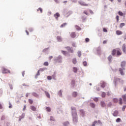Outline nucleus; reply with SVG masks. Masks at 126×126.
<instances>
[{
	"instance_id": "nucleus-62",
	"label": "nucleus",
	"mask_w": 126,
	"mask_h": 126,
	"mask_svg": "<svg viewBox=\"0 0 126 126\" xmlns=\"http://www.w3.org/2000/svg\"><path fill=\"white\" fill-rule=\"evenodd\" d=\"M51 59H53V56H50L49 57V60H50V61H51Z\"/></svg>"
},
{
	"instance_id": "nucleus-25",
	"label": "nucleus",
	"mask_w": 126,
	"mask_h": 126,
	"mask_svg": "<svg viewBox=\"0 0 126 126\" xmlns=\"http://www.w3.org/2000/svg\"><path fill=\"white\" fill-rule=\"evenodd\" d=\"M105 86H106V83H105L104 82H102V84L101 85V87H102V88H104Z\"/></svg>"
},
{
	"instance_id": "nucleus-8",
	"label": "nucleus",
	"mask_w": 126,
	"mask_h": 126,
	"mask_svg": "<svg viewBox=\"0 0 126 126\" xmlns=\"http://www.w3.org/2000/svg\"><path fill=\"white\" fill-rule=\"evenodd\" d=\"M54 16L55 17V18L58 20L59 17H60L61 15H60V13H56L55 14H54Z\"/></svg>"
},
{
	"instance_id": "nucleus-15",
	"label": "nucleus",
	"mask_w": 126,
	"mask_h": 126,
	"mask_svg": "<svg viewBox=\"0 0 126 126\" xmlns=\"http://www.w3.org/2000/svg\"><path fill=\"white\" fill-rule=\"evenodd\" d=\"M30 109L32 110V111H33L35 112L36 111V107L34 106H31Z\"/></svg>"
},
{
	"instance_id": "nucleus-27",
	"label": "nucleus",
	"mask_w": 126,
	"mask_h": 126,
	"mask_svg": "<svg viewBox=\"0 0 126 126\" xmlns=\"http://www.w3.org/2000/svg\"><path fill=\"white\" fill-rule=\"evenodd\" d=\"M45 69H47V68H41L38 70H39V71H44Z\"/></svg>"
},
{
	"instance_id": "nucleus-49",
	"label": "nucleus",
	"mask_w": 126,
	"mask_h": 126,
	"mask_svg": "<svg viewBox=\"0 0 126 126\" xmlns=\"http://www.w3.org/2000/svg\"><path fill=\"white\" fill-rule=\"evenodd\" d=\"M118 13H119V14L120 15V16H123V13H122V12L119 11V12H118Z\"/></svg>"
},
{
	"instance_id": "nucleus-5",
	"label": "nucleus",
	"mask_w": 126,
	"mask_h": 126,
	"mask_svg": "<svg viewBox=\"0 0 126 126\" xmlns=\"http://www.w3.org/2000/svg\"><path fill=\"white\" fill-rule=\"evenodd\" d=\"M80 112V114L81 115V116H82V117H84V116H85V111H84V110L81 109L79 111Z\"/></svg>"
},
{
	"instance_id": "nucleus-34",
	"label": "nucleus",
	"mask_w": 126,
	"mask_h": 126,
	"mask_svg": "<svg viewBox=\"0 0 126 126\" xmlns=\"http://www.w3.org/2000/svg\"><path fill=\"white\" fill-rule=\"evenodd\" d=\"M43 65L45 66H48V65H49V63L47 62H44Z\"/></svg>"
},
{
	"instance_id": "nucleus-61",
	"label": "nucleus",
	"mask_w": 126,
	"mask_h": 126,
	"mask_svg": "<svg viewBox=\"0 0 126 126\" xmlns=\"http://www.w3.org/2000/svg\"><path fill=\"white\" fill-rule=\"evenodd\" d=\"M124 40L126 39V33L124 35Z\"/></svg>"
},
{
	"instance_id": "nucleus-6",
	"label": "nucleus",
	"mask_w": 126,
	"mask_h": 126,
	"mask_svg": "<svg viewBox=\"0 0 126 126\" xmlns=\"http://www.w3.org/2000/svg\"><path fill=\"white\" fill-rule=\"evenodd\" d=\"M113 116L114 117H118L119 116V111L115 110L113 113Z\"/></svg>"
},
{
	"instance_id": "nucleus-50",
	"label": "nucleus",
	"mask_w": 126,
	"mask_h": 126,
	"mask_svg": "<svg viewBox=\"0 0 126 126\" xmlns=\"http://www.w3.org/2000/svg\"><path fill=\"white\" fill-rule=\"evenodd\" d=\"M83 63L85 66H86V65H87V62H84Z\"/></svg>"
},
{
	"instance_id": "nucleus-59",
	"label": "nucleus",
	"mask_w": 126,
	"mask_h": 126,
	"mask_svg": "<svg viewBox=\"0 0 126 126\" xmlns=\"http://www.w3.org/2000/svg\"><path fill=\"white\" fill-rule=\"evenodd\" d=\"M107 95L108 96H110V95H111V93L108 92L107 93Z\"/></svg>"
},
{
	"instance_id": "nucleus-31",
	"label": "nucleus",
	"mask_w": 126,
	"mask_h": 126,
	"mask_svg": "<svg viewBox=\"0 0 126 126\" xmlns=\"http://www.w3.org/2000/svg\"><path fill=\"white\" fill-rule=\"evenodd\" d=\"M68 125H69V122H66L63 123V125L64 126H68Z\"/></svg>"
},
{
	"instance_id": "nucleus-9",
	"label": "nucleus",
	"mask_w": 126,
	"mask_h": 126,
	"mask_svg": "<svg viewBox=\"0 0 126 126\" xmlns=\"http://www.w3.org/2000/svg\"><path fill=\"white\" fill-rule=\"evenodd\" d=\"M122 50L124 53H126V44H123L122 46Z\"/></svg>"
},
{
	"instance_id": "nucleus-53",
	"label": "nucleus",
	"mask_w": 126,
	"mask_h": 126,
	"mask_svg": "<svg viewBox=\"0 0 126 126\" xmlns=\"http://www.w3.org/2000/svg\"><path fill=\"white\" fill-rule=\"evenodd\" d=\"M66 49H67V51H69L71 48L69 47H65Z\"/></svg>"
},
{
	"instance_id": "nucleus-22",
	"label": "nucleus",
	"mask_w": 126,
	"mask_h": 126,
	"mask_svg": "<svg viewBox=\"0 0 126 126\" xmlns=\"http://www.w3.org/2000/svg\"><path fill=\"white\" fill-rule=\"evenodd\" d=\"M119 101L120 105H123V99L122 98H120L119 99Z\"/></svg>"
},
{
	"instance_id": "nucleus-32",
	"label": "nucleus",
	"mask_w": 126,
	"mask_h": 126,
	"mask_svg": "<svg viewBox=\"0 0 126 126\" xmlns=\"http://www.w3.org/2000/svg\"><path fill=\"white\" fill-rule=\"evenodd\" d=\"M25 117L24 114H22L21 116H20L19 121H21V119H23Z\"/></svg>"
},
{
	"instance_id": "nucleus-11",
	"label": "nucleus",
	"mask_w": 126,
	"mask_h": 126,
	"mask_svg": "<svg viewBox=\"0 0 126 126\" xmlns=\"http://www.w3.org/2000/svg\"><path fill=\"white\" fill-rule=\"evenodd\" d=\"M116 33L117 34V35H118L119 36V35H122V34H123V32L118 30L116 31Z\"/></svg>"
},
{
	"instance_id": "nucleus-46",
	"label": "nucleus",
	"mask_w": 126,
	"mask_h": 126,
	"mask_svg": "<svg viewBox=\"0 0 126 126\" xmlns=\"http://www.w3.org/2000/svg\"><path fill=\"white\" fill-rule=\"evenodd\" d=\"M47 79L48 80H52V76H47Z\"/></svg>"
},
{
	"instance_id": "nucleus-43",
	"label": "nucleus",
	"mask_w": 126,
	"mask_h": 126,
	"mask_svg": "<svg viewBox=\"0 0 126 126\" xmlns=\"http://www.w3.org/2000/svg\"><path fill=\"white\" fill-rule=\"evenodd\" d=\"M50 121H55V118H54V117L51 116V117H50Z\"/></svg>"
},
{
	"instance_id": "nucleus-10",
	"label": "nucleus",
	"mask_w": 126,
	"mask_h": 126,
	"mask_svg": "<svg viewBox=\"0 0 126 126\" xmlns=\"http://www.w3.org/2000/svg\"><path fill=\"white\" fill-rule=\"evenodd\" d=\"M70 36L71 37V38H75V37H76V34L75 32H72L71 33Z\"/></svg>"
},
{
	"instance_id": "nucleus-2",
	"label": "nucleus",
	"mask_w": 126,
	"mask_h": 126,
	"mask_svg": "<svg viewBox=\"0 0 126 126\" xmlns=\"http://www.w3.org/2000/svg\"><path fill=\"white\" fill-rule=\"evenodd\" d=\"M123 53L122 52V50H121L119 48H116L115 49H113L111 52V55L112 56H116V54L118 57L119 56H122Z\"/></svg>"
},
{
	"instance_id": "nucleus-16",
	"label": "nucleus",
	"mask_w": 126,
	"mask_h": 126,
	"mask_svg": "<svg viewBox=\"0 0 126 126\" xmlns=\"http://www.w3.org/2000/svg\"><path fill=\"white\" fill-rule=\"evenodd\" d=\"M32 96H34V97H39V95L37 94L35 92L32 93Z\"/></svg>"
},
{
	"instance_id": "nucleus-51",
	"label": "nucleus",
	"mask_w": 126,
	"mask_h": 126,
	"mask_svg": "<svg viewBox=\"0 0 126 126\" xmlns=\"http://www.w3.org/2000/svg\"><path fill=\"white\" fill-rule=\"evenodd\" d=\"M126 105L124 106L123 107V108H122V111H125V110L126 109Z\"/></svg>"
},
{
	"instance_id": "nucleus-57",
	"label": "nucleus",
	"mask_w": 126,
	"mask_h": 126,
	"mask_svg": "<svg viewBox=\"0 0 126 126\" xmlns=\"http://www.w3.org/2000/svg\"><path fill=\"white\" fill-rule=\"evenodd\" d=\"M116 19L117 20V22H119V16H116Z\"/></svg>"
},
{
	"instance_id": "nucleus-48",
	"label": "nucleus",
	"mask_w": 126,
	"mask_h": 126,
	"mask_svg": "<svg viewBox=\"0 0 126 126\" xmlns=\"http://www.w3.org/2000/svg\"><path fill=\"white\" fill-rule=\"evenodd\" d=\"M62 53H63V55H66V51H62Z\"/></svg>"
},
{
	"instance_id": "nucleus-7",
	"label": "nucleus",
	"mask_w": 126,
	"mask_h": 126,
	"mask_svg": "<svg viewBox=\"0 0 126 126\" xmlns=\"http://www.w3.org/2000/svg\"><path fill=\"white\" fill-rule=\"evenodd\" d=\"M123 69L124 70H125V68H123V69L120 68H119V71H120L121 75H125V73L124 72V71H123Z\"/></svg>"
},
{
	"instance_id": "nucleus-23",
	"label": "nucleus",
	"mask_w": 126,
	"mask_h": 126,
	"mask_svg": "<svg viewBox=\"0 0 126 126\" xmlns=\"http://www.w3.org/2000/svg\"><path fill=\"white\" fill-rule=\"evenodd\" d=\"M39 10L40 12V13H43V9L41 7L38 8V9L37 10V11H39Z\"/></svg>"
},
{
	"instance_id": "nucleus-39",
	"label": "nucleus",
	"mask_w": 126,
	"mask_h": 126,
	"mask_svg": "<svg viewBox=\"0 0 126 126\" xmlns=\"http://www.w3.org/2000/svg\"><path fill=\"white\" fill-rule=\"evenodd\" d=\"M94 100L95 102H98V101H99V98H98V97H95L94 98Z\"/></svg>"
},
{
	"instance_id": "nucleus-14",
	"label": "nucleus",
	"mask_w": 126,
	"mask_h": 126,
	"mask_svg": "<svg viewBox=\"0 0 126 126\" xmlns=\"http://www.w3.org/2000/svg\"><path fill=\"white\" fill-rule=\"evenodd\" d=\"M57 39L58 40V42H62V41H63V38H62V37L60 36H58L57 37Z\"/></svg>"
},
{
	"instance_id": "nucleus-24",
	"label": "nucleus",
	"mask_w": 126,
	"mask_h": 126,
	"mask_svg": "<svg viewBox=\"0 0 126 126\" xmlns=\"http://www.w3.org/2000/svg\"><path fill=\"white\" fill-rule=\"evenodd\" d=\"M125 25H126V24H125L124 23H121L120 25V28H123V27H124V26H125Z\"/></svg>"
},
{
	"instance_id": "nucleus-60",
	"label": "nucleus",
	"mask_w": 126,
	"mask_h": 126,
	"mask_svg": "<svg viewBox=\"0 0 126 126\" xmlns=\"http://www.w3.org/2000/svg\"><path fill=\"white\" fill-rule=\"evenodd\" d=\"M103 44H107V41L106 40H104L103 41Z\"/></svg>"
},
{
	"instance_id": "nucleus-44",
	"label": "nucleus",
	"mask_w": 126,
	"mask_h": 126,
	"mask_svg": "<svg viewBox=\"0 0 126 126\" xmlns=\"http://www.w3.org/2000/svg\"><path fill=\"white\" fill-rule=\"evenodd\" d=\"M46 110L47 112H51V108L50 107H46Z\"/></svg>"
},
{
	"instance_id": "nucleus-52",
	"label": "nucleus",
	"mask_w": 126,
	"mask_h": 126,
	"mask_svg": "<svg viewBox=\"0 0 126 126\" xmlns=\"http://www.w3.org/2000/svg\"><path fill=\"white\" fill-rule=\"evenodd\" d=\"M103 32H107L108 31H107V29L105 28L103 29Z\"/></svg>"
},
{
	"instance_id": "nucleus-41",
	"label": "nucleus",
	"mask_w": 126,
	"mask_h": 126,
	"mask_svg": "<svg viewBox=\"0 0 126 126\" xmlns=\"http://www.w3.org/2000/svg\"><path fill=\"white\" fill-rule=\"evenodd\" d=\"M78 57H79V58H80V57H81V52L78 51Z\"/></svg>"
},
{
	"instance_id": "nucleus-58",
	"label": "nucleus",
	"mask_w": 126,
	"mask_h": 126,
	"mask_svg": "<svg viewBox=\"0 0 126 126\" xmlns=\"http://www.w3.org/2000/svg\"><path fill=\"white\" fill-rule=\"evenodd\" d=\"M10 89L11 90H12V89H13V87H12V85H10Z\"/></svg>"
},
{
	"instance_id": "nucleus-63",
	"label": "nucleus",
	"mask_w": 126,
	"mask_h": 126,
	"mask_svg": "<svg viewBox=\"0 0 126 126\" xmlns=\"http://www.w3.org/2000/svg\"><path fill=\"white\" fill-rule=\"evenodd\" d=\"M26 33H27V35H29V32H28V31H27V30L26 31Z\"/></svg>"
},
{
	"instance_id": "nucleus-47",
	"label": "nucleus",
	"mask_w": 126,
	"mask_h": 126,
	"mask_svg": "<svg viewBox=\"0 0 126 126\" xmlns=\"http://www.w3.org/2000/svg\"><path fill=\"white\" fill-rule=\"evenodd\" d=\"M89 41H90V39H89V38H86L85 39V41L86 42V43H88V42H89Z\"/></svg>"
},
{
	"instance_id": "nucleus-18",
	"label": "nucleus",
	"mask_w": 126,
	"mask_h": 126,
	"mask_svg": "<svg viewBox=\"0 0 126 126\" xmlns=\"http://www.w3.org/2000/svg\"><path fill=\"white\" fill-rule=\"evenodd\" d=\"M100 105L101 106V107H106V104L105 103V102H104V101H101L100 102Z\"/></svg>"
},
{
	"instance_id": "nucleus-26",
	"label": "nucleus",
	"mask_w": 126,
	"mask_h": 126,
	"mask_svg": "<svg viewBox=\"0 0 126 126\" xmlns=\"http://www.w3.org/2000/svg\"><path fill=\"white\" fill-rule=\"evenodd\" d=\"M76 30H81V28L80 27H79L78 26H75Z\"/></svg>"
},
{
	"instance_id": "nucleus-36",
	"label": "nucleus",
	"mask_w": 126,
	"mask_h": 126,
	"mask_svg": "<svg viewBox=\"0 0 126 126\" xmlns=\"http://www.w3.org/2000/svg\"><path fill=\"white\" fill-rule=\"evenodd\" d=\"M121 118H117L116 120V123H120L121 122Z\"/></svg>"
},
{
	"instance_id": "nucleus-20",
	"label": "nucleus",
	"mask_w": 126,
	"mask_h": 126,
	"mask_svg": "<svg viewBox=\"0 0 126 126\" xmlns=\"http://www.w3.org/2000/svg\"><path fill=\"white\" fill-rule=\"evenodd\" d=\"M121 67H124V66H126V62H122L121 63Z\"/></svg>"
},
{
	"instance_id": "nucleus-17",
	"label": "nucleus",
	"mask_w": 126,
	"mask_h": 126,
	"mask_svg": "<svg viewBox=\"0 0 126 126\" xmlns=\"http://www.w3.org/2000/svg\"><path fill=\"white\" fill-rule=\"evenodd\" d=\"M72 95L73 97H76L77 96V92H73Z\"/></svg>"
},
{
	"instance_id": "nucleus-29",
	"label": "nucleus",
	"mask_w": 126,
	"mask_h": 126,
	"mask_svg": "<svg viewBox=\"0 0 126 126\" xmlns=\"http://www.w3.org/2000/svg\"><path fill=\"white\" fill-rule=\"evenodd\" d=\"M112 59H113V57H112V56L110 55L108 57V60L109 62H111V60H112Z\"/></svg>"
},
{
	"instance_id": "nucleus-28",
	"label": "nucleus",
	"mask_w": 126,
	"mask_h": 126,
	"mask_svg": "<svg viewBox=\"0 0 126 126\" xmlns=\"http://www.w3.org/2000/svg\"><path fill=\"white\" fill-rule=\"evenodd\" d=\"M73 71L76 73V72H77V68L75 67H74L73 68Z\"/></svg>"
},
{
	"instance_id": "nucleus-3",
	"label": "nucleus",
	"mask_w": 126,
	"mask_h": 126,
	"mask_svg": "<svg viewBox=\"0 0 126 126\" xmlns=\"http://www.w3.org/2000/svg\"><path fill=\"white\" fill-rule=\"evenodd\" d=\"M2 73H10V70L4 68H2Z\"/></svg>"
},
{
	"instance_id": "nucleus-56",
	"label": "nucleus",
	"mask_w": 126,
	"mask_h": 126,
	"mask_svg": "<svg viewBox=\"0 0 126 126\" xmlns=\"http://www.w3.org/2000/svg\"><path fill=\"white\" fill-rule=\"evenodd\" d=\"M13 35V32H11L9 33V35H10V36H12Z\"/></svg>"
},
{
	"instance_id": "nucleus-45",
	"label": "nucleus",
	"mask_w": 126,
	"mask_h": 126,
	"mask_svg": "<svg viewBox=\"0 0 126 126\" xmlns=\"http://www.w3.org/2000/svg\"><path fill=\"white\" fill-rule=\"evenodd\" d=\"M91 106L92 108H95V104H94V103H91Z\"/></svg>"
},
{
	"instance_id": "nucleus-35",
	"label": "nucleus",
	"mask_w": 126,
	"mask_h": 126,
	"mask_svg": "<svg viewBox=\"0 0 126 126\" xmlns=\"http://www.w3.org/2000/svg\"><path fill=\"white\" fill-rule=\"evenodd\" d=\"M113 101L115 103H118V102H119V99H118V98H114Z\"/></svg>"
},
{
	"instance_id": "nucleus-42",
	"label": "nucleus",
	"mask_w": 126,
	"mask_h": 126,
	"mask_svg": "<svg viewBox=\"0 0 126 126\" xmlns=\"http://www.w3.org/2000/svg\"><path fill=\"white\" fill-rule=\"evenodd\" d=\"M9 108L10 109H11V108H12V105L11 104V103H10V102H9Z\"/></svg>"
},
{
	"instance_id": "nucleus-12",
	"label": "nucleus",
	"mask_w": 126,
	"mask_h": 126,
	"mask_svg": "<svg viewBox=\"0 0 126 126\" xmlns=\"http://www.w3.org/2000/svg\"><path fill=\"white\" fill-rule=\"evenodd\" d=\"M122 97L123 98V100L125 102V104H126V94H125L122 95Z\"/></svg>"
},
{
	"instance_id": "nucleus-37",
	"label": "nucleus",
	"mask_w": 126,
	"mask_h": 126,
	"mask_svg": "<svg viewBox=\"0 0 126 126\" xmlns=\"http://www.w3.org/2000/svg\"><path fill=\"white\" fill-rule=\"evenodd\" d=\"M29 102L30 104H33V100L31 99H29Z\"/></svg>"
},
{
	"instance_id": "nucleus-21",
	"label": "nucleus",
	"mask_w": 126,
	"mask_h": 126,
	"mask_svg": "<svg viewBox=\"0 0 126 126\" xmlns=\"http://www.w3.org/2000/svg\"><path fill=\"white\" fill-rule=\"evenodd\" d=\"M72 63H74V64H75L77 63V61H76V59L74 58L72 60Z\"/></svg>"
},
{
	"instance_id": "nucleus-13",
	"label": "nucleus",
	"mask_w": 126,
	"mask_h": 126,
	"mask_svg": "<svg viewBox=\"0 0 126 126\" xmlns=\"http://www.w3.org/2000/svg\"><path fill=\"white\" fill-rule=\"evenodd\" d=\"M98 123L99 124H100V123H101V122L100 121V120H98L97 122V121H94V122L93 123V124H92V126H95V125L96 124H97Z\"/></svg>"
},
{
	"instance_id": "nucleus-55",
	"label": "nucleus",
	"mask_w": 126,
	"mask_h": 126,
	"mask_svg": "<svg viewBox=\"0 0 126 126\" xmlns=\"http://www.w3.org/2000/svg\"><path fill=\"white\" fill-rule=\"evenodd\" d=\"M68 52L69 53H73V50L71 49L68 51Z\"/></svg>"
},
{
	"instance_id": "nucleus-1",
	"label": "nucleus",
	"mask_w": 126,
	"mask_h": 126,
	"mask_svg": "<svg viewBox=\"0 0 126 126\" xmlns=\"http://www.w3.org/2000/svg\"><path fill=\"white\" fill-rule=\"evenodd\" d=\"M72 115L73 117V121L74 123H77V112H76V109L75 107H71Z\"/></svg>"
},
{
	"instance_id": "nucleus-33",
	"label": "nucleus",
	"mask_w": 126,
	"mask_h": 126,
	"mask_svg": "<svg viewBox=\"0 0 126 126\" xmlns=\"http://www.w3.org/2000/svg\"><path fill=\"white\" fill-rule=\"evenodd\" d=\"M66 23H63V24H62L61 26V28H63V27H65L66 25Z\"/></svg>"
},
{
	"instance_id": "nucleus-30",
	"label": "nucleus",
	"mask_w": 126,
	"mask_h": 126,
	"mask_svg": "<svg viewBox=\"0 0 126 126\" xmlns=\"http://www.w3.org/2000/svg\"><path fill=\"white\" fill-rule=\"evenodd\" d=\"M71 85H74L75 84V80H72L71 82Z\"/></svg>"
},
{
	"instance_id": "nucleus-54",
	"label": "nucleus",
	"mask_w": 126,
	"mask_h": 126,
	"mask_svg": "<svg viewBox=\"0 0 126 126\" xmlns=\"http://www.w3.org/2000/svg\"><path fill=\"white\" fill-rule=\"evenodd\" d=\"M36 75V76L40 75V70H38L37 74Z\"/></svg>"
},
{
	"instance_id": "nucleus-19",
	"label": "nucleus",
	"mask_w": 126,
	"mask_h": 126,
	"mask_svg": "<svg viewBox=\"0 0 126 126\" xmlns=\"http://www.w3.org/2000/svg\"><path fill=\"white\" fill-rule=\"evenodd\" d=\"M45 94L46 96H47V98H50L51 97V96L50 95V94H49L48 93V92L45 91Z\"/></svg>"
},
{
	"instance_id": "nucleus-4",
	"label": "nucleus",
	"mask_w": 126,
	"mask_h": 126,
	"mask_svg": "<svg viewBox=\"0 0 126 126\" xmlns=\"http://www.w3.org/2000/svg\"><path fill=\"white\" fill-rule=\"evenodd\" d=\"M79 4H80V5H82V6H88V4H86V3L82 1H79Z\"/></svg>"
},
{
	"instance_id": "nucleus-64",
	"label": "nucleus",
	"mask_w": 126,
	"mask_h": 126,
	"mask_svg": "<svg viewBox=\"0 0 126 126\" xmlns=\"http://www.w3.org/2000/svg\"><path fill=\"white\" fill-rule=\"evenodd\" d=\"M0 109H2V105L0 103Z\"/></svg>"
},
{
	"instance_id": "nucleus-40",
	"label": "nucleus",
	"mask_w": 126,
	"mask_h": 126,
	"mask_svg": "<svg viewBox=\"0 0 126 126\" xmlns=\"http://www.w3.org/2000/svg\"><path fill=\"white\" fill-rule=\"evenodd\" d=\"M83 13H84V14H86V15H88V12L87 11V10L84 11Z\"/></svg>"
},
{
	"instance_id": "nucleus-38",
	"label": "nucleus",
	"mask_w": 126,
	"mask_h": 126,
	"mask_svg": "<svg viewBox=\"0 0 126 126\" xmlns=\"http://www.w3.org/2000/svg\"><path fill=\"white\" fill-rule=\"evenodd\" d=\"M101 96L102 97H104L106 96V93L105 92H102L101 94Z\"/></svg>"
}]
</instances>
